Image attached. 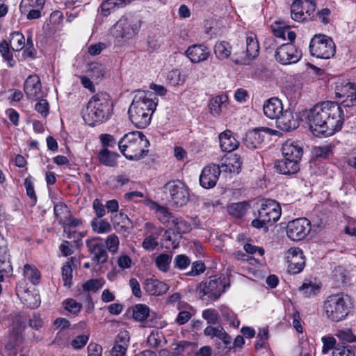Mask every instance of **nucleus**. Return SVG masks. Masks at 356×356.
<instances>
[{
    "instance_id": "b1692460",
    "label": "nucleus",
    "mask_w": 356,
    "mask_h": 356,
    "mask_svg": "<svg viewBox=\"0 0 356 356\" xmlns=\"http://www.w3.org/2000/svg\"><path fill=\"white\" fill-rule=\"evenodd\" d=\"M263 111L267 118L276 120L284 111L283 105L278 98L272 97L265 102Z\"/></svg>"
},
{
    "instance_id": "69168bd1",
    "label": "nucleus",
    "mask_w": 356,
    "mask_h": 356,
    "mask_svg": "<svg viewBox=\"0 0 356 356\" xmlns=\"http://www.w3.org/2000/svg\"><path fill=\"white\" fill-rule=\"evenodd\" d=\"M35 110L43 117L49 114V104L47 100L42 99L35 106Z\"/></svg>"
},
{
    "instance_id": "f704fd0d",
    "label": "nucleus",
    "mask_w": 356,
    "mask_h": 356,
    "mask_svg": "<svg viewBox=\"0 0 356 356\" xmlns=\"http://www.w3.org/2000/svg\"><path fill=\"white\" fill-rule=\"evenodd\" d=\"M214 54L219 60H225L229 57L232 52V47L226 41L217 42L214 46Z\"/></svg>"
},
{
    "instance_id": "393cba45",
    "label": "nucleus",
    "mask_w": 356,
    "mask_h": 356,
    "mask_svg": "<svg viewBox=\"0 0 356 356\" xmlns=\"http://www.w3.org/2000/svg\"><path fill=\"white\" fill-rule=\"evenodd\" d=\"M204 334L211 339L216 337L222 341L225 348L229 349L232 348V337L226 332L222 326H207L204 330Z\"/></svg>"
},
{
    "instance_id": "f3484780",
    "label": "nucleus",
    "mask_w": 356,
    "mask_h": 356,
    "mask_svg": "<svg viewBox=\"0 0 356 356\" xmlns=\"http://www.w3.org/2000/svg\"><path fill=\"white\" fill-rule=\"evenodd\" d=\"M269 128H257L248 131L243 140L244 145L250 149L259 148L263 143L265 138V134L270 133Z\"/></svg>"
},
{
    "instance_id": "79ce46f5",
    "label": "nucleus",
    "mask_w": 356,
    "mask_h": 356,
    "mask_svg": "<svg viewBox=\"0 0 356 356\" xmlns=\"http://www.w3.org/2000/svg\"><path fill=\"white\" fill-rule=\"evenodd\" d=\"M300 291L306 298H312L319 293L320 286L309 281L308 282H304L300 287Z\"/></svg>"
},
{
    "instance_id": "f8f14e48",
    "label": "nucleus",
    "mask_w": 356,
    "mask_h": 356,
    "mask_svg": "<svg viewBox=\"0 0 356 356\" xmlns=\"http://www.w3.org/2000/svg\"><path fill=\"white\" fill-rule=\"evenodd\" d=\"M311 229V223L308 219L297 218L288 223L286 234L292 241H300L309 234Z\"/></svg>"
},
{
    "instance_id": "f257e3e1",
    "label": "nucleus",
    "mask_w": 356,
    "mask_h": 356,
    "mask_svg": "<svg viewBox=\"0 0 356 356\" xmlns=\"http://www.w3.org/2000/svg\"><path fill=\"white\" fill-rule=\"evenodd\" d=\"M312 131L326 136L341 129L343 123L341 107L334 102H323L314 105L307 115Z\"/></svg>"
},
{
    "instance_id": "dca6fc26",
    "label": "nucleus",
    "mask_w": 356,
    "mask_h": 356,
    "mask_svg": "<svg viewBox=\"0 0 356 356\" xmlns=\"http://www.w3.org/2000/svg\"><path fill=\"white\" fill-rule=\"evenodd\" d=\"M288 262V271L292 274L300 273L305 265V259L303 252L298 248H291L286 253Z\"/></svg>"
},
{
    "instance_id": "09e8293b",
    "label": "nucleus",
    "mask_w": 356,
    "mask_h": 356,
    "mask_svg": "<svg viewBox=\"0 0 356 356\" xmlns=\"http://www.w3.org/2000/svg\"><path fill=\"white\" fill-rule=\"evenodd\" d=\"M335 336L343 343L356 342V337L348 328L337 330Z\"/></svg>"
},
{
    "instance_id": "338daca9",
    "label": "nucleus",
    "mask_w": 356,
    "mask_h": 356,
    "mask_svg": "<svg viewBox=\"0 0 356 356\" xmlns=\"http://www.w3.org/2000/svg\"><path fill=\"white\" fill-rule=\"evenodd\" d=\"M92 207L98 218L103 217L105 213V207L99 199H95L92 202Z\"/></svg>"
},
{
    "instance_id": "9d476101",
    "label": "nucleus",
    "mask_w": 356,
    "mask_h": 356,
    "mask_svg": "<svg viewBox=\"0 0 356 356\" xmlns=\"http://www.w3.org/2000/svg\"><path fill=\"white\" fill-rule=\"evenodd\" d=\"M165 193H168L170 201L176 207L185 205L189 199L186 186L180 180H173L164 186Z\"/></svg>"
},
{
    "instance_id": "412c9836",
    "label": "nucleus",
    "mask_w": 356,
    "mask_h": 356,
    "mask_svg": "<svg viewBox=\"0 0 356 356\" xmlns=\"http://www.w3.org/2000/svg\"><path fill=\"white\" fill-rule=\"evenodd\" d=\"M299 126V121L297 116L289 111L286 110L276 119V127L284 131H291Z\"/></svg>"
},
{
    "instance_id": "ea45409f",
    "label": "nucleus",
    "mask_w": 356,
    "mask_h": 356,
    "mask_svg": "<svg viewBox=\"0 0 356 356\" xmlns=\"http://www.w3.org/2000/svg\"><path fill=\"white\" fill-rule=\"evenodd\" d=\"M24 275L35 285L40 282V273L34 266L25 264L24 266Z\"/></svg>"
},
{
    "instance_id": "37998d69",
    "label": "nucleus",
    "mask_w": 356,
    "mask_h": 356,
    "mask_svg": "<svg viewBox=\"0 0 356 356\" xmlns=\"http://www.w3.org/2000/svg\"><path fill=\"white\" fill-rule=\"evenodd\" d=\"M10 44H13V51H20L24 47L25 38L24 35L18 31H15L10 34Z\"/></svg>"
},
{
    "instance_id": "58836bf2",
    "label": "nucleus",
    "mask_w": 356,
    "mask_h": 356,
    "mask_svg": "<svg viewBox=\"0 0 356 356\" xmlns=\"http://www.w3.org/2000/svg\"><path fill=\"white\" fill-rule=\"evenodd\" d=\"M54 211L60 224L62 222L66 221V218L71 216L70 211L67 205L63 202L56 203L54 205Z\"/></svg>"
},
{
    "instance_id": "1a4fd4ad",
    "label": "nucleus",
    "mask_w": 356,
    "mask_h": 356,
    "mask_svg": "<svg viewBox=\"0 0 356 356\" xmlns=\"http://www.w3.org/2000/svg\"><path fill=\"white\" fill-rule=\"evenodd\" d=\"M309 51L313 56L328 59L335 54V44L332 38L325 35H315L310 41Z\"/></svg>"
},
{
    "instance_id": "6ab92c4d",
    "label": "nucleus",
    "mask_w": 356,
    "mask_h": 356,
    "mask_svg": "<svg viewBox=\"0 0 356 356\" xmlns=\"http://www.w3.org/2000/svg\"><path fill=\"white\" fill-rule=\"evenodd\" d=\"M24 91L29 99H38L42 97L40 77L36 74L30 75L25 80Z\"/></svg>"
},
{
    "instance_id": "a211bd4d",
    "label": "nucleus",
    "mask_w": 356,
    "mask_h": 356,
    "mask_svg": "<svg viewBox=\"0 0 356 356\" xmlns=\"http://www.w3.org/2000/svg\"><path fill=\"white\" fill-rule=\"evenodd\" d=\"M86 245L92 255V259L97 264H104L108 260V253L104 244L99 241V238H93L86 241Z\"/></svg>"
},
{
    "instance_id": "7c9ffc66",
    "label": "nucleus",
    "mask_w": 356,
    "mask_h": 356,
    "mask_svg": "<svg viewBox=\"0 0 356 356\" xmlns=\"http://www.w3.org/2000/svg\"><path fill=\"white\" fill-rule=\"evenodd\" d=\"M119 156V154L109 151L106 148L101 149L98 154V159L99 162L102 164L109 167H114L117 165V159Z\"/></svg>"
},
{
    "instance_id": "c85d7f7f",
    "label": "nucleus",
    "mask_w": 356,
    "mask_h": 356,
    "mask_svg": "<svg viewBox=\"0 0 356 356\" xmlns=\"http://www.w3.org/2000/svg\"><path fill=\"white\" fill-rule=\"evenodd\" d=\"M17 296L19 297L22 303L28 308H37L40 304V296L37 293H33L29 290H18Z\"/></svg>"
},
{
    "instance_id": "f03ea898",
    "label": "nucleus",
    "mask_w": 356,
    "mask_h": 356,
    "mask_svg": "<svg viewBox=\"0 0 356 356\" xmlns=\"http://www.w3.org/2000/svg\"><path fill=\"white\" fill-rule=\"evenodd\" d=\"M152 92L138 91L135 95L129 106L128 114L131 122L135 127L144 129L151 121L158 104V99L152 98Z\"/></svg>"
},
{
    "instance_id": "ddd939ff",
    "label": "nucleus",
    "mask_w": 356,
    "mask_h": 356,
    "mask_svg": "<svg viewBox=\"0 0 356 356\" xmlns=\"http://www.w3.org/2000/svg\"><path fill=\"white\" fill-rule=\"evenodd\" d=\"M334 95L344 107H352L356 105V88L354 83L348 82L346 84L337 85Z\"/></svg>"
},
{
    "instance_id": "2f4dec72",
    "label": "nucleus",
    "mask_w": 356,
    "mask_h": 356,
    "mask_svg": "<svg viewBox=\"0 0 356 356\" xmlns=\"http://www.w3.org/2000/svg\"><path fill=\"white\" fill-rule=\"evenodd\" d=\"M152 206L151 208L156 210L157 218L161 221V222L165 225L167 227H169L171 224V221L174 220L175 216L169 212L166 207L160 206L155 202H152Z\"/></svg>"
},
{
    "instance_id": "052dcab7",
    "label": "nucleus",
    "mask_w": 356,
    "mask_h": 356,
    "mask_svg": "<svg viewBox=\"0 0 356 356\" xmlns=\"http://www.w3.org/2000/svg\"><path fill=\"white\" fill-rule=\"evenodd\" d=\"M99 139L103 146V149L114 147L116 145V140L114 137L110 134H103L99 136Z\"/></svg>"
},
{
    "instance_id": "a18cd8bd",
    "label": "nucleus",
    "mask_w": 356,
    "mask_h": 356,
    "mask_svg": "<svg viewBox=\"0 0 356 356\" xmlns=\"http://www.w3.org/2000/svg\"><path fill=\"white\" fill-rule=\"evenodd\" d=\"M172 256L167 254H160L155 259V264L158 269L162 272H167L170 268Z\"/></svg>"
},
{
    "instance_id": "9b49d317",
    "label": "nucleus",
    "mask_w": 356,
    "mask_h": 356,
    "mask_svg": "<svg viewBox=\"0 0 356 356\" xmlns=\"http://www.w3.org/2000/svg\"><path fill=\"white\" fill-rule=\"evenodd\" d=\"M302 57L301 51L291 42L283 44L276 49L275 60L282 65L297 63Z\"/></svg>"
},
{
    "instance_id": "39448f33",
    "label": "nucleus",
    "mask_w": 356,
    "mask_h": 356,
    "mask_svg": "<svg viewBox=\"0 0 356 356\" xmlns=\"http://www.w3.org/2000/svg\"><path fill=\"white\" fill-rule=\"evenodd\" d=\"M349 303L350 298L347 295H331L324 302V312L330 321L339 322L347 316L350 308Z\"/></svg>"
},
{
    "instance_id": "aec40b11",
    "label": "nucleus",
    "mask_w": 356,
    "mask_h": 356,
    "mask_svg": "<svg viewBox=\"0 0 356 356\" xmlns=\"http://www.w3.org/2000/svg\"><path fill=\"white\" fill-rule=\"evenodd\" d=\"M246 56L241 60L236 63L241 65H248L251 60L257 58L259 52V44L254 33H250L247 35L245 40Z\"/></svg>"
},
{
    "instance_id": "4468645a",
    "label": "nucleus",
    "mask_w": 356,
    "mask_h": 356,
    "mask_svg": "<svg viewBox=\"0 0 356 356\" xmlns=\"http://www.w3.org/2000/svg\"><path fill=\"white\" fill-rule=\"evenodd\" d=\"M316 9V4L309 0L302 1L300 3L292 2L291 5V18L298 22L307 21L310 18Z\"/></svg>"
},
{
    "instance_id": "bb28decb",
    "label": "nucleus",
    "mask_w": 356,
    "mask_h": 356,
    "mask_svg": "<svg viewBox=\"0 0 356 356\" xmlns=\"http://www.w3.org/2000/svg\"><path fill=\"white\" fill-rule=\"evenodd\" d=\"M144 289L152 296H161L168 291L169 286L163 282L150 278L146 280Z\"/></svg>"
},
{
    "instance_id": "bf43d9fd",
    "label": "nucleus",
    "mask_w": 356,
    "mask_h": 356,
    "mask_svg": "<svg viewBox=\"0 0 356 356\" xmlns=\"http://www.w3.org/2000/svg\"><path fill=\"white\" fill-rule=\"evenodd\" d=\"M65 309L74 314L79 313L82 308L81 304L72 298L65 300Z\"/></svg>"
},
{
    "instance_id": "3c124183",
    "label": "nucleus",
    "mask_w": 356,
    "mask_h": 356,
    "mask_svg": "<svg viewBox=\"0 0 356 356\" xmlns=\"http://www.w3.org/2000/svg\"><path fill=\"white\" fill-rule=\"evenodd\" d=\"M62 279L64 286L70 287L72 284V268L70 262L66 263L62 267Z\"/></svg>"
},
{
    "instance_id": "de8ad7c7",
    "label": "nucleus",
    "mask_w": 356,
    "mask_h": 356,
    "mask_svg": "<svg viewBox=\"0 0 356 356\" xmlns=\"http://www.w3.org/2000/svg\"><path fill=\"white\" fill-rule=\"evenodd\" d=\"M104 284L103 279H91L83 284L82 289L84 291L96 292L100 289Z\"/></svg>"
},
{
    "instance_id": "c756f323",
    "label": "nucleus",
    "mask_w": 356,
    "mask_h": 356,
    "mask_svg": "<svg viewBox=\"0 0 356 356\" xmlns=\"http://www.w3.org/2000/svg\"><path fill=\"white\" fill-rule=\"evenodd\" d=\"M242 161L241 157L234 154L226 159L225 163L220 167L222 172H229L238 174L241 168Z\"/></svg>"
},
{
    "instance_id": "20e7f679",
    "label": "nucleus",
    "mask_w": 356,
    "mask_h": 356,
    "mask_svg": "<svg viewBox=\"0 0 356 356\" xmlns=\"http://www.w3.org/2000/svg\"><path fill=\"white\" fill-rule=\"evenodd\" d=\"M121 153L129 160H140L148 153L149 142L140 131L124 134L118 143Z\"/></svg>"
},
{
    "instance_id": "680f3d73",
    "label": "nucleus",
    "mask_w": 356,
    "mask_h": 356,
    "mask_svg": "<svg viewBox=\"0 0 356 356\" xmlns=\"http://www.w3.org/2000/svg\"><path fill=\"white\" fill-rule=\"evenodd\" d=\"M158 245L157 238L153 236L146 237L142 243L143 248L147 251L154 250Z\"/></svg>"
},
{
    "instance_id": "0e129e2a",
    "label": "nucleus",
    "mask_w": 356,
    "mask_h": 356,
    "mask_svg": "<svg viewBox=\"0 0 356 356\" xmlns=\"http://www.w3.org/2000/svg\"><path fill=\"white\" fill-rule=\"evenodd\" d=\"M332 356H355V353L348 346H337L334 348Z\"/></svg>"
},
{
    "instance_id": "7ed1b4c3",
    "label": "nucleus",
    "mask_w": 356,
    "mask_h": 356,
    "mask_svg": "<svg viewBox=\"0 0 356 356\" xmlns=\"http://www.w3.org/2000/svg\"><path fill=\"white\" fill-rule=\"evenodd\" d=\"M113 102L108 94L99 92L88 101L83 114L84 121L94 127L107 121L113 115Z\"/></svg>"
},
{
    "instance_id": "e2e57ef3",
    "label": "nucleus",
    "mask_w": 356,
    "mask_h": 356,
    "mask_svg": "<svg viewBox=\"0 0 356 356\" xmlns=\"http://www.w3.org/2000/svg\"><path fill=\"white\" fill-rule=\"evenodd\" d=\"M321 340L323 344L322 348L323 353L325 354L330 350L334 348L336 343V339L334 337L331 336L323 337Z\"/></svg>"
},
{
    "instance_id": "8fccbe9b",
    "label": "nucleus",
    "mask_w": 356,
    "mask_h": 356,
    "mask_svg": "<svg viewBox=\"0 0 356 356\" xmlns=\"http://www.w3.org/2000/svg\"><path fill=\"white\" fill-rule=\"evenodd\" d=\"M24 186L27 196L35 204L37 197L34 189V179L32 176H28L24 180Z\"/></svg>"
},
{
    "instance_id": "774afa93",
    "label": "nucleus",
    "mask_w": 356,
    "mask_h": 356,
    "mask_svg": "<svg viewBox=\"0 0 356 356\" xmlns=\"http://www.w3.org/2000/svg\"><path fill=\"white\" fill-rule=\"evenodd\" d=\"M88 356H102V348L95 343H90L88 346Z\"/></svg>"
},
{
    "instance_id": "603ef678",
    "label": "nucleus",
    "mask_w": 356,
    "mask_h": 356,
    "mask_svg": "<svg viewBox=\"0 0 356 356\" xmlns=\"http://www.w3.org/2000/svg\"><path fill=\"white\" fill-rule=\"evenodd\" d=\"M105 245L110 252L116 253L120 245L118 236L115 234L109 235L105 241Z\"/></svg>"
},
{
    "instance_id": "4be33fe9",
    "label": "nucleus",
    "mask_w": 356,
    "mask_h": 356,
    "mask_svg": "<svg viewBox=\"0 0 356 356\" xmlns=\"http://www.w3.org/2000/svg\"><path fill=\"white\" fill-rule=\"evenodd\" d=\"M282 155L299 163L303 154L302 147L297 141L286 140L282 147Z\"/></svg>"
},
{
    "instance_id": "5701e85b",
    "label": "nucleus",
    "mask_w": 356,
    "mask_h": 356,
    "mask_svg": "<svg viewBox=\"0 0 356 356\" xmlns=\"http://www.w3.org/2000/svg\"><path fill=\"white\" fill-rule=\"evenodd\" d=\"M185 54L192 63H198L209 58L210 51L203 44H193L187 49Z\"/></svg>"
},
{
    "instance_id": "473e14b6",
    "label": "nucleus",
    "mask_w": 356,
    "mask_h": 356,
    "mask_svg": "<svg viewBox=\"0 0 356 356\" xmlns=\"http://www.w3.org/2000/svg\"><path fill=\"white\" fill-rule=\"evenodd\" d=\"M168 228L173 230V234L176 232L177 234L181 235L189 232L191 229V226L188 222L182 218L175 217Z\"/></svg>"
},
{
    "instance_id": "2eb2a0df",
    "label": "nucleus",
    "mask_w": 356,
    "mask_h": 356,
    "mask_svg": "<svg viewBox=\"0 0 356 356\" xmlns=\"http://www.w3.org/2000/svg\"><path fill=\"white\" fill-rule=\"evenodd\" d=\"M219 165L211 163L205 166L200 176V184L204 188H213L221 172Z\"/></svg>"
},
{
    "instance_id": "5fc2aeb1",
    "label": "nucleus",
    "mask_w": 356,
    "mask_h": 356,
    "mask_svg": "<svg viewBox=\"0 0 356 356\" xmlns=\"http://www.w3.org/2000/svg\"><path fill=\"white\" fill-rule=\"evenodd\" d=\"M202 318L205 319L209 324H216L219 321L218 312L213 309H207L202 312Z\"/></svg>"
},
{
    "instance_id": "13d9d810",
    "label": "nucleus",
    "mask_w": 356,
    "mask_h": 356,
    "mask_svg": "<svg viewBox=\"0 0 356 356\" xmlns=\"http://www.w3.org/2000/svg\"><path fill=\"white\" fill-rule=\"evenodd\" d=\"M13 330L18 334L22 332L25 327V318L19 314L15 315L13 318Z\"/></svg>"
},
{
    "instance_id": "72a5a7b5",
    "label": "nucleus",
    "mask_w": 356,
    "mask_h": 356,
    "mask_svg": "<svg viewBox=\"0 0 356 356\" xmlns=\"http://www.w3.org/2000/svg\"><path fill=\"white\" fill-rule=\"evenodd\" d=\"M131 0H106L102 3L101 9L104 15H109L111 10L122 8L129 4Z\"/></svg>"
},
{
    "instance_id": "423d86ee",
    "label": "nucleus",
    "mask_w": 356,
    "mask_h": 356,
    "mask_svg": "<svg viewBox=\"0 0 356 356\" xmlns=\"http://www.w3.org/2000/svg\"><path fill=\"white\" fill-rule=\"evenodd\" d=\"M280 216L281 207L278 202L273 200H266L261 204L257 218L252 221L251 225L255 228L267 229L266 225L275 222Z\"/></svg>"
},
{
    "instance_id": "c9c22d12",
    "label": "nucleus",
    "mask_w": 356,
    "mask_h": 356,
    "mask_svg": "<svg viewBox=\"0 0 356 356\" xmlns=\"http://www.w3.org/2000/svg\"><path fill=\"white\" fill-rule=\"evenodd\" d=\"M225 95H218L213 97L209 103L210 112L213 116H218L222 111V106L226 102Z\"/></svg>"
},
{
    "instance_id": "49530a36",
    "label": "nucleus",
    "mask_w": 356,
    "mask_h": 356,
    "mask_svg": "<svg viewBox=\"0 0 356 356\" xmlns=\"http://www.w3.org/2000/svg\"><path fill=\"white\" fill-rule=\"evenodd\" d=\"M90 338V332L86 330L82 334L76 336L71 342V346L75 350L83 348L88 343Z\"/></svg>"
},
{
    "instance_id": "6e6552de",
    "label": "nucleus",
    "mask_w": 356,
    "mask_h": 356,
    "mask_svg": "<svg viewBox=\"0 0 356 356\" xmlns=\"http://www.w3.org/2000/svg\"><path fill=\"white\" fill-rule=\"evenodd\" d=\"M225 278L217 275L209 277L201 282L197 287V293L203 300H216L226 289Z\"/></svg>"
},
{
    "instance_id": "a19ab883",
    "label": "nucleus",
    "mask_w": 356,
    "mask_h": 356,
    "mask_svg": "<svg viewBox=\"0 0 356 356\" xmlns=\"http://www.w3.org/2000/svg\"><path fill=\"white\" fill-rule=\"evenodd\" d=\"M149 314V309L145 305L138 304L133 307V318L137 321H145Z\"/></svg>"
},
{
    "instance_id": "c03bdc74",
    "label": "nucleus",
    "mask_w": 356,
    "mask_h": 356,
    "mask_svg": "<svg viewBox=\"0 0 356 356\" xmlns=\"http://www.w3.org/2000/svg\"><path fill=\"white\" fill-rule=\"evenodd\" d=\"M91 226L93 231L98 234L109 233L112 229L110 223L105 220L94 219L91 222Z\"/></svg>"
},
{
    "instance_id": "a878e982",
    "label": "nucleus",
    "mask_w": 356,
    "mask_h": 356,
    "mask_svg": "<svg viewBox=\"0 0 356 356\" xmlns=\"http://www.w3.org/2000/svg\"><path fill=\"white\" fill-rule=\"evenodd\" d=\"M218 138L220 147L223 152H231L239 145L238 141L230 130H225L220 134Z\"/></svg>"
},
{
    "instance_id": "cd10ccee",
    "label": "nucleus",
    "mask_w": 356,
    "mask_h": 356,
    "mask_svg": "<svg viewBox=\"0 0 356 356\" xmlns=\"http://www.w3.org/2000/svg\"><path fill=\"white\" fill-rule=\"evenodd\" d=\"M275 168L278 172L282 175L295 174L300 170L298 163L284 156L283 159L275 163Z\"/></svg>"
},
{
    "instance_id": "6e6d98bb",
    "label": "nucleus",
    "mask_w": 356,
    "mask_h": 356,
    "mask_svg": "<svg viewBox=\"0 0 356 356\" xmlns=\"http://www.w3.org/2000/svg\"><path fill=\"white\" fill-rule=\"evenodd\" d=\"M63 227V231L66 232L69 229H74V228L78 227L82 225L83 222L80 218L68 217L66 218V221L61 222Z\"/></svg>"
},
{
    "instance_id": "864d4df0",
    "label": "nucleus",
    "mask_w": 356,
    "mask_h": 356,
    "mask_svg": "<svg viewBox=\"0 0 356 356\" xmlns=\"http://www.w3.org/2000/svg\"><path fill=\"white\" fill-rule=\"evenodd\" d=\"M163 335L159 332H152L147 339V343L151 348H157L161 345Z\"/></svg>"
},
{
    "instance_id": "4d7b16f0",
    "label": "nucleus",
    "mask_w": 356,
    "mask_h": 356,
    "mask_svg": "<svg viewBox=\"0 0 356 356\" xmlns=\"http://www.w3.org/2000/svg\"><path fill=\"white\" fill-rule=\"evenodd\" d=\"M245 204L242 202L234 203L228 207V211L235 217H241L245 212Z\"/></svg>"
},
{
    "instance_id": "e433bc0d",
    "label": "nucleus",
    "mask_w": 356,
    "mask_h": 356,
    "mask_svg": "<svg viewBox=\"0 0 356 356\" xmlns=\"http://www.w3.org/2000/svg\"><path fill=\"white\" fill-rule=\"evenodd\" d=\"M166 80L171 86H181L185 82L186 76L183 75L179 70L175 69L168 73Z\"/></svg>"
},
{
    "instance_id": "4c0bfd02",
    "label": "nucleus",
    "mask_w": 356,
    "mask_h": 356,
    "mask_svg": "<svg viewBox=\"0 0 356 356\" xmlns=\"http://www.w3.org/2000/svg\"><path fill=\"white\" fill-rule=\"evenodd\" d=\"M0 53L9 67H13L15 65V61L10 51V42L5 40L0 42Z\"/></svg>"
},
{
    "instance_id": "0eeeda50",
    "label": "nucleus",
    "mask_w": 356,
    "mask_h": 356,
    "mask_svg": "<svg viewBox=\"0 0 356 356\" xmlns=\"http://www.w3.org/2000/svg\"><path fill=\"white\" fill-rule=\"evenodd\" d=\"M140 22L137 19L122 17L111 28V34L118 41L134 38L140 29Z\"/></svg>"
}]
</instances>
